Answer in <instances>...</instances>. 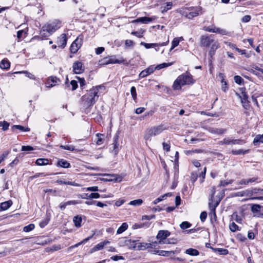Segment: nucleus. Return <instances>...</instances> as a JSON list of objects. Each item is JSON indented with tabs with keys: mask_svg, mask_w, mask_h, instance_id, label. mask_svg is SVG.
<instances>
[{
	"mask_svg": "<svg viewBox=\"0 0 263 263\" xmlns=\"http://www.w3.org/2000/svg\"><path fill=\"white\" fill-rule=\"evenodd\" d=\"M109 243L110 242L108 240H105L103 242L99 243L91 249L90 253H92L96 251L102 250L105 246L109 244Z\"/></svg>",
	"mask_w": 263,
	"mask_h": 263,
	"instance_id": "obj_14",
	"label": "nucleus"
},
{
	"mask_svg": "<svg viewBox=\"0 0 263 263\" xmlns=\"http://www.w3.org/2000/svg\"><path fill=\"white\" fill-rule=\"evenodd\" d=\"M143 203V200L141 199H138L131 201L129 204L134 206H139Z\"/></svg>",
	"mask_w": 263,
	"mask_h": 263,
	"instance_id": "obj_43",
	"label": "nucleus"
},
{
	"mask_svg": "<svg viewBox=\"0 0 263 263\" xmlns=\"http://www.w3.org/2000/svg\"><path fill=\"white\" fill-rule=\"evenodd\" d=\"M12 204L11 200H8L5 202H3L1 203V209L3 211H5L8 209Z\"/></svg>",
	"mask_w": 263,
	"mask_h": 263,
	"instance_id": "obj_22",
	"label": "nucleus"
},
{
	"mask_svg": "<svg viewBox=\"0 0 263 263\" xmlns=\"http://www.w3.org/2000/svg\"><path fill=\"white\" fill-rule=\"evenodd\" d=\"M125 60L122 58L117 59L116 55L105 57L99 61L98 64L104 66L109 64H125Z\"/></svg>",
	"mask_w": 263,
	"mask_h": 263,
	"instance_id": "obj_5",
	"label": "nucleus"
},
{
	"mask_svg": "<svg viewBox=\"0 0 263 263\" xmlns=\"http://www.w3.org/2000/svg\"><path fill=\"white\" fill-rule=\"evenodd\" d=\"M155 17H141L133 21V23H142L143 24H148L155 19Z\"/></svg>",
	"mask_w": 263,
	"mask_h": 263,
	"instance_id": "obj_17",
	"label": "nucleus"
},
{
	"mask_svg": "<svg viewBox=\"0 0 263 263\" xmlns=\"http://www.w3.org/2000/svg\"><path fill=\"white\" fill-rule=\"evenodd\" d=\"M207 217V214L205 212H202L200 214V218L201 221H204Z\"/></svg>",
	"mask_w": 263,
	"mask_h": 263,
	"instance_id": "obj_63",
	"label": "nucleus"
},
{
	"mask_svg": "<svg viewBox=\"0 0 263 263\" xmlns=\"http://www.w3.org/2000/svg\"><path fill=\"white\" fill-rule=\"evenodd\" d=\"M220 201V199H219L218 201L214 202L213 201V198H210L209 202V206L210 210L213 213V215L214 216H216L215 213V209L219 204Z\"/></svg>",
	"mask_w": 263,
	"mask_h": 263,
	"instance_id": "obj_15",
	"label": "nucleus"
},
{
	"mask_svg": "<svg viewBox=\"0 0 263 263\" xmlns=\"http://www.w3.org/2000/svg\"><path fill=\"white\" fill-rule=\"evenodd\" d=\"M237 238L239 241H240L241 242L245 241V240H247V238H246V237L245 236H243L241 234H238L237 236Z\"/></svg>",
	"mask_w": 263,
	"mask_h": 263,
	"instance_id": "obj_64",
	"label": "nucleus"
},
{
	"mask_svg": "<svg viewBox=\"0 0 263 263\" xmlns=\"http://www.w3.org/2000/svg\"><path fill=\"white\" fill-rule=\"evenodd\" d=\"M222 143L225 144H235L238 143L237 140H230L228 138H225L223 139Z\"/></svg>",
	"mask_w": 263,
	"mask_h": 263,
	"instance_id": "obj_42",
	"label": "nucleus"
},
{
	"mask_svg": "<svg viewBox=\"0 0 263 263\" xmlns=\"http://www.w3.org/2000/svg\"><path fill=\"white\" fill-rule=\"evenodd\" d=\"M40 34L43 37H46L51 35V34L47 32V30L44 28V26L42 27Z\"/></svg>",
	"mask_w": 263,
	"mask_h": 263,
	"instance_id": "obj_47",
	"label": "nucleus"
},
{
	"mask_svg": "<svg viewBox=\"0 0 263 263\" xmlns=\"http://www.w3.org/2000/svg\"><path fill=\"white\" fill-rule=\"evenodd\" d=\"M60 146L62 149L68 150L69 151H73L75 149L74 146L73 145H61Z\"/></svg>",
	"mask_w": 263,
	"mask_h": 263,
	"instance_id": "obj_52",
	"label": "nucleus"
},
{
	"mask_svg": "<svg viewBox=\"0 0 263 263\" xmlns=\"http://www.w3.org/2000/svg\"><path fill=\"white\" fill-rule=\"evenodd\" d=\"M82 44V40L78 38L76 39L72 43L70 46V51L73 53H76L79 49L81 47Z\"/></svg>",
	"mask_w": 263,
	"mask_h": 263,
	"instance_id": "obj_12",
	"label": "nucleus"
},
{
	"mask_svg": "<svg viewBox=\"0 0 263 263\" xmlns=\"http://www.w3.org/2000/svg\"><path fill=\"white\" fill-rule=\"evenodd\" d=\"M60 26L61 22L59 20H55L47 23L44 26V28L47 30V32L52 34L60 27Z\"/></svg>",
	"mask_w": 263,
	"mask_h": 263,
	"instance_id": "obj_6",
	"label": "nucleus"
},
{
	"mask_svg": "<svg viewBox=\"0 0 263 263\" xmlns=\"http://www.w3.org/2000/svg\"><path fill=\"white\" fill-rule=\"evenodd\" d=\"M35 228L34 224L32 223H30L28 226H26L24 227L23 231L26 232H29L32 230H33Z\"/></svg>",
	"mask_w": 263,
	"mask_h": 263,
	"instance_id": "obj_46",
	"label": "nucleus"
},
{
	"mask_svg": "<svg viewBox=\"0 0 263 263\" xmlns=\"http://www.w3.org/2000/svg\"><path fill=\"white\" fill-rule=\"evenodd\" d=\"M157 253H158L159 255L162 256H170L171 258H172L173 256L175 254V252L173 251H167L160 250V252H157Z\"/></svg>",
	"mask_w": 263,
	"mask_h": 263,
	"instance_id": "obj_23",
	"label": "nucleus"
},
{
	"mask_svg": "<svg viewBox=\"0 0 263 263\" xmlns=\"http://www.w3.org/2000/svg\"><path fill=\"white\" fill-rule=\"evenodd\" d=\"M73 72L76 74H81L84 71L83 64L80 61H76L72 65Z\"/></svg>",
	"mask_w": 263,
	"mask_h": 263,
	"instance_id": "obj_11",
	"label": "nucleus"
},
{
	"mask_svg": "<svg viewBox=\"0 0 263 263\" xmlns=\"http://www.w3.org/2000/svg\"><path fill=\"white\" fill-rule=\"evenodd\" d=\"M201 8L200 7H196L193 9V10L191 12H190L189 13H187L185 11H182L180 10V13L185 16L186 18L189 19H192L193 17L198 16L199 14V12L201 11Z\"/></svg>",
	"mask_w": 263,
	"mask_h": 263,
	"instance_id": "obj_9",
	"label": "nucleus"
},
{
	"mask_svg": "<svg viewBox=\"0 0 263 263\" xmlns=\"http://www.w3.org/2000/svg\"><path fill=\"white\" fill-rule=\"evenodd\" d=\"M87 191H92L96 192L99 191L98 187L97 186H93L91 187H88L85 189Z\"/></svg>",
	"mask_w": 263,
	"mask_h": 263,
	"instance_id": "obj_58",
	"label": "nucleus"
},
{
	"mask_svg": "<svg viewBox=\"0 0 263 263\" xmlns=\"http://www.w3.org/2000/svg\"><path fill=\"white\" fill-rule=\"evenodd\" d=\"M14 128L18 129L19 130H21L22 131L24 132H29L30 130V129L28 127H24V126L20 125H13L12 127V129H13Z\"/></svg>",
	"mask_w": 263,
	"mask_h": 263,
	"instance_id": "obj_40",
	"label": "nucleus"
},
{
	"mask_svg": "<svg viewBox=\"0 0 263 263\" xmlns=\"http://www.w3.org/2000/svg\"><path fill=\"white\" fill-rule=\"evenodd\" d=\"M191 226V224L187 221H183L180 224L181 229L183 230L189 228Z\"/></svg>",
	"mask_w": 263,
	"mask_h": 263,
	"instance_id": "obj_49",
	"label": "nucleus"
},
{
	"mask_svg": "<svg viewBox=\"0 0 263 263\" xmlns=\"http://www.w3.org/2000/svg\"><path fill=\"white\" fill-rule=\"evenodd\" d=\"M198 175L196 173H192L191 176V180L193 183H194L197 179Z\"/></svg>",
	"mask_w": 263,
	"mask_h": 263,
	"instance_id": "obj_62",
	"label": "nucleus"
},
{
	"mask_svg": "<svg viewBox=\"0 0 263 263\" xmlns=\"http://www.w3.org/2000/svg\"><path fill=\"white\" fill-rule=\"evenodd\" d=\"M155 67L151 66L142 70L139 74V78H144L148 75L152 73L155 70Z\"/></svg>",
	"mask_w": 263,
	"mask_h": 263,
	"instance_id": "obj_16",
	"label": "nucleus"
},
{
	"mask_svg": "<svg viewBox=\"0 0 263 263\" xmlns=\"http://www.w3.org/2000/svg\"><path fill=\"white\" fill-rule=\"evenodd\" d=\"M194 82L192 76L186 72L178 77L173 84V87L175 90H179L181 89L182 86L193 84Z\"/></svg>",
	"mask_w": 263,
	"mask_h": 263,
	"instance_id": "obj_3",
	"label": "nucleus"
},
{
	"mask_svg": "<svg viewBox=\"0 0 263 263\" xmlns=\"http://www.w3.org/2000/svg\"><path fill=\"white\" fill-rule=\"evenodd\" d=\"M167 128L164 124L153 126L146 129L143 137L146 144H147L148 142L151 141L152 137L160 135Z\"/></svg>",
	"mask_w": 263,
	"mask_h": 263,
	"instance_id": "obj_2",
	"label": "nucleus"
},
{
	"mask_svg": "<svg viewBox=\"0 0 263 263\" xmlns=\"http://www.w3.org/2000/svg\"><path fill=\"white\" fill-rule=\"evenodd\" d=\"M70 84L72 86V90H76L78 87V83L75 80H72L70 82Z\"/></svg>",
	"mask_w": 263,
	"mask_h": 263,
	"instance_id": "obj_61",
	"label": "nucleus"
},
{
	"mask_svg": "<svg viewBox=\"0 0 263 263\" xmlns=\"http://www.w3.org/2000/svg\"><path fill=\"white\" fill-rule=\"evenodd\" d=\"M100 197V195L98 193H92L88 196V197H82L83 199H98Z\"/></svg>",
	"mask_w": 263,
	"mask_h": 263,
	"instance_id": "obj_44",
	"label": "nucleus"
},
{
	"mask_svg": "<svg viewBox=\"0 0 263 263\" xmlns=\"http://www.w3.org/2000/svg\"><path fill=\"white\" fill-rule=\"evenodd\" d=\"M10 63L7 60H3L0 62V68L4 69H7L10 67Z\"/></svg>",
	"mask_w": 263,
	"mask_h": 263,
	"instance_id": "obj_29",
	"label": "nucleus"
},
{
	"mask_svg": "<svg viewBox=\"0 0 263 263\" xmlns=\"http://www.w3.org/2000/svg\"><path fill=\"white\" fill-rule=\"evenodd\" d=\"M128 227V224L126 222L123 223L122 225L118 229L117 234H122L123 232H124L127 229Z\"/></svg>",
	"mask_w": 263,
	"mask_h": 263,
	"instance_id": "obj_26",
	"label": "nucleus"
},
{
	"mask_svg": "<svg viewBox=\"0 0 263 263\" xmlns=\"http://www.w3.org/2000/svg\"><path fill=\"white\" fill-rule=\"evenodd\" d=\"M185 253L192 256H197L199 255V251L195 249L190 248L185 251Z\"/></svg>",
	"mask_w": 263,
	"mask_h": 263,
	"instance_id": "obj_32",
	"label": "nucleus"
},
{
	"mask_svg": "<svg viewBox=\"0 0 263 263\" xmlns=\"http://www.w3.org/2000/svg\"><path fill=\"white\" fill-rule=\"evenodd\" d=\"M17 73H24L25 74V76L29 78L30 79L34 80L35 79V77L33 74L32 73L29 72L27 71H18L16 72Z\"/></svg>",
	"mask_w": 263,
	"mask_h": 263,
	"instance_id": "obj_41",
	"label": "nucleus"
},
{
	"mask_svg": "<svg viewBox=\"0 0 263 263\" xmlns=\"http://www.w3.org/2000/svg\"><path fill=\"white\" fill-rule=\"evenodd\" d=\"M234 81L238 84H241L243 82V79L239 76H236L234 78Z\"/></svg>",
	"mask_w": 263,
	"mask_h": 263,
	"instance_id": "obj_51",
	"label": "nucleus"
},
{
	"mask_svg": "<svg viewBox=\"0 0 263 263\" xmlns=\"http://www.w3.org/2000/svg\"><path fill=\"white\" fill-rule=\"evenodd\" d=\"M58 81L59 79L56 77H50L47 82V87L50 88L54 86Z\"/></svg>",
	"mask_w": 263,
	"mask_h": 263,
	"instance_id": "obj_21",
	"label": "nucleus"
},
{
	"mask_svg": "<svg viewBox=\"0 0 263 263\" xmlns=\"http://www.w3.org/2000/svg\"><path fill=\"white\" fill-rule=\"evenodd\" d=\"M258 179V178L257 177H253L251 178L246 179L248 185L257 181Z\"/></svg>",
	"mask_w": 263,
	"mask_h": 263,
	"instance_id": "obj_56",
	"label": "nucleus"
},
{
	"mask_svg": "<svg viewBox=\"0 0 263 263\" xmlns=\"http://www.w3.org/2000/svg\"><path fill=\"white\" fill-rule=\"evenodd\" d=\"M118 138H116L114 139V143H113L112 152L114 155H117L119 151V144L118 142Z\"/></svg>",
	"mask_w": 263,
	"mask_h": 263,
	"instance_id": "obj_25",
	"label": "nucleus"
},
{
	"mask_svg": "<svg viewBox=\"0 0 263 263\" xmlns=\"http://www.w3.org/2000/svg\"><path fill=\"white\" fill-rule=\"evenodd\" d=\"M181 40H183L182 37L174 38L172 42V47L170 50H173L174 48L177 47L179 45Z\"/></svg>",
	"mask_w": 263,
	"mask_h": 263,
	"instance_id": "obj_27",
	"label": "nucleus"
},
{
	"mask_svg": "<svg viewBox=\"0 0 263 263\" xmlns=\"http://www.w3.org/2000/svg\"><path fill=\"white\" fill-rule=\"evenodd\" d=\"M247 152H248V151H243L242 149L233 150L232 151V153L234 155H240V154H245Z\"/></svg>",
	"mask_w": 263,
	"mask_h": 263,
	"instance_id": "obj_55",
	"label": "nucleus"
},
{
	"mask_svg": "<svg viewBox=\"0 0 263 263\" xmlns=\"http://www.w3.org/2000/svg\"><path fill=\"white\" fill-rule=\"evenodd\" d=\"M213 250H214L215 252H218L220 254L222 255H226L228 253V250L225 249H222V248H215L213 249L212 248Z\"/></svg>",
	"mask_w": 263,
	"mask_h": 263,
	"instance_id": "obj_45",
	"label": "nucleus"
},
{
	"mask_svg": "<svg viewBox=\"0 0 263 263\" xmlns=\"http://www.w3.org/2000/svg\"><path fill=\"white\" fill-rule=\"evenodd\" d=\"M126 245L129 249L144 250L152 248V244L147 242H139L137 240L128 239L125 241Z\"/></svg>",
	"mask_w": 263,
	"mask_h": 263,
	"instance_id": "obj_4",
	"label": "nucleus"
},
{
	"mask_svg": "<svg viewBox=\"0 0 263 263\" xmlns=\"http://www.w3.org/2000/svg\"><path fill=\"white\" fill-rule=\"evenodd\" d=\"M130 93L132 96V98L134 100L137 99V93L135 87L132 86L130 88Z\"/></svg>",
	"mask_w": 263,
	"mask_h": 263,
	"instance_id": "obj_53",
	"label": "nucleus"
},
{
	"mask_svg": "<svg viewBox=\"0 0 263 263\" xmlns=\"http://www.w3.org/2000/svg\"><path fill=\"white\" fill-rule=\"evenodd\" d=\"M261 143H263V134L256 136L253 140V143L255 145H258Z\"/></svg>",
	"mask_w": 263,
	"mask_h": 263,
	"instance_id": "obj_28",
	"label": "nucleus"
},
{
	"mask_svg": "<svg viewBox=\"0 0 263 263\" xmlns=\"http://www.w3.org/2000/svg\"><path fill=\"white\" fill-rule=\"evenodd\" d=\"M218 77H219V79L221 80V83H224V85H227V83L225 81V79H224L225 76H224V74H223L222 73H220L219 74V75H218Z\"/></svg>",
	"mask_w": 263,
	"mask_h": 263,
	"instance_id": "obj_57",
	"label": "nucleus"
},
{
	"mask_svg": "<svg viewBox=\"0 0 263 263\" xmlns=\"http://www.w3.org/2000/svg\"><path fill=\"white\" fill-rule=\"evenodd\" d=\"M231 221H236L238 223H241L242 218L241 216H239L237 212H234L231 216Z\"/></svg>",
	"mask_w": 263,
	"mask_h": 263,
	"instance_id": "obj_20",
	"label": "nucleus"
},
{
	"mask_svg": "<svg viewBox=\"0 0 263 263\" xmlns=\"http://www.w3.org/2000/svg\"><path fill=\"white\" fill-rule=\"evenodd\" d=\"M168 43V40L166 42H163L161 44H157V43H145L144 42H141V45H143L146 49H149L152 47H158L159 46H166Z\"/></svg>",
	"mask_w": 263,
	"mask_h": 263,
	"instance_id": "obj_19",
	"label": "nucleus"
},
{
	"mask_svg": "<svg viewBox=\"0 0 263 263\" xmlns=\"http://www.w3.org/2000/svg\"><path fill=\"white\" fill-rule=\"evenodd\" d=\"M104 89V86L99 85L91 88L89 92L82 97V101L86 106H90L95 104L99 97L98 93L100 89Z\"/></svg>",
	"mask_w": 263,
	"mask_h": 263,
	"instance_id": "obj_1",
	"label": "nucleus"
},
{
	"mask_svg": "<svg viewBox=\"0 0 263 263\" xmlns=\"http://www.w3.org/2000/svg\"><path fill=\"white\" fill-rule=\"evenodd\" d=\"M35 163L37 165H45L49 163V160L45 158H39L36 160Z\"/></svg>",
	"mask_w": 263,
	"mask_h": 263,
	"instance_id": "obj_30",
	"label": "nucleus"
},
{
	"mask_svg": "<svg viewBox=\"0 0 263 263\" xmlns=\"http://www.w3.org/2000/svg\"><path fill=\"white\" fill-rule=\"evenodd\" d=\"M229 229L232 232H235L237 231H240L241 228H239L234 221H230Z\"/></svg>",
	"mask_w": 263,
	"mask_h": 263,
	"instance_id": "obj_24",
	"label": "nucleus"
},
{
	"mask_svg": "<svg viewBox=\"0 0 263 263\" xmlns=\"http://www.w3.org/2000/svg\"><path fill=\"white\" fill-rule=\"evenodd\" d=\"M171 233L167 230H160L157 235V239L158 240L159 244H165V239L168 237Z\"/></svg>",
	"mask_w": 263,
	"mask_h": 263,
	"instance_id": "obj_7",
	"label": "nucleus"
},
{
	"mask_svg": "<svg viewBox=\"0 0 263 263\" xmlns=\"http://www.w3.org/2000/svg\"><path fill=\"white\" fill-rule=\"evenodd\" d=\"M104 136V135L100 134V133H98L96 135V137H97L96 144L98 145H100L103 143V140H103Z\"/></svg>",
	"mask_w": 263,
	"mask_h": 263,
	"instance_id": "obj_35",
	"label": "nucleus"
},
{
	"mask_svg": "<svg viewBox=\"0 0 263 263\" xmlns=\"http://www.w3.org/2000/svg\"><path fill=\"white\" fill-rule=\"evenodd\" d=\"M233 182L232 180H222L221 181L219 184L220 186H225L228 184H231Z\"/></svg>",
	"mask_w": 263,
	"mask_h": 263,
	"instance_id": "obj_54",
	"label": "nucleus"
},
{
	"mask_svg": "<svg viewBox=\"0 0 263 263\" xmlns=\"http://www.w3.org/2000/svg\"><path fill=\"white\" fill-rule=\"evenodd\" d=\"M104 176H106V178L103 179V180L107 181H117V178L116 176L114 175L110 174H103Z\"/></svg>",
	"mask_w": 263,
	"mask_h": 263,
	"instance_id": "obj_38",
	"label": "nucleus"
},
{
	"mask_svg": "<svg viewBox=\"0 0 263 263\" xmlns=\"http://www.w3.org/2000/svg\"><path fill=\"white\" fill-rule=\"evenodd\" d=\"M67 43L66 35L65 33L61 34L57 39V44L59 47L64 48Z\"/></svg>",
	"mask_w": 263,
	"mask_h": 263,
	"instance_id": "obj_13",
	"label": "nucleus"
},
{
	"mask_svg": "<svg viewBox=\"0 0 263 263\" xmlns=\"http://www.w3.org/2000/svg\"><path fill=\"white\" fill-rule=\"evenodd\" d=\"M149 226V223H135L133 226L132 228L133 229H137L142 228H144V227L148 228Z\"/></svg>",
	"mask_w": 263,
	"mask_h": 263,
	"instance_id": "obj_36",
	"label": "nucleus"
},
{
	"mask_svg": "<svg viewBox=\"0 0 263 263\" xmlns=\"http://www.w3.org/2000/svg\"><path fill=\"white\" fill-rule=\"evenodd\" d=\"M209 130L211 133L216 134H218V135L222 134L226 131L225 129H222V128H210Z\"/></svg>",
	"mask_w": 263,
	"mask_h": 263,
	"instance_id": "obj_34",
	"label": "nucleus"
},
{
	"mask_svg": "<svg viewBox=\"0 0 263 263\" xmlns=\"http://www.w3.org/2000/svg\"><path fill=\"white\" fill-rule=\"evenodd\" d=\"M211 45L212 46L209 51V54L212 57L214 55L216 50L220 47V45L217 41L214 40Z\"/></svg>",
	"mask_w": 263,
	"mask_h": 263,
	"instance_id": "obj_18",
	"label": "nucleus"
},
{
	"mask_svg": "<svg viewBox=\"0 0 263 263\" xmlns=\"http://www.w3.org/2000/svg\"><path fill=\"white\" fill-rule=\"evenodd\" d=\"M58 165L64 168H68L70 166V163L66 160L61 159L58 161Z\"/></svg>",
	"mask_w": 263,
	"mask_h": 263,
	"instance_id": "obj_33",
	"label": "nucleus"
},
{
	"mask_svg": "<svg viewBox=\"0 0 263 263\" xmlns=\"http://www.w3.org/2000/svg\"><path fill=\"white\" fill-rule=\"evenodd\" d=\"M203 29L206 31L219 33L222 35L228 34V32L226 30H224L223 29L220 28L216 27L214 26V27H212V26L205 27Z\"/></svg>",
	"mask_w": 263,
	"mask_h": 263,
	"instance_id": "obj_8",
	"label": "nucleus"
},
{
	"mask_svg": "<svg viewBox=\"0 0 263 263\" xmlns=\"http://www.w3.org/2000/svg\"><path fill=\"white\" fill-rule=\"evenodd\" d=\"M9 123L5 121L0 122V127H2L3 130H6L8 129Z\"/></svg>",
	"mask_w": 263,
	"mask_h": 263,
	"instance_id": "obj_48",
	"label": "nucleus"
},
{
	"mask_svg": "<svg viewBox=\"0 0 263 263\" xmlns=\"http://www.w3.org/2000/svg\"><path fill=\"white\" fill-rule=\"evenodd\" d=\"M172 5L173 4L172 2L167 3L165 6L161 7L162 12H166L168 10H170L172 8Z\"/></svg>",
	"mask_w": 263,
	"mask_h": 263,
	"instance_id": "obj_39",
	"label": "nucleus"
},
{
	"mask_svg": "<svg viewBox=\"0 0 263 263\" xmlns=\"http://www.w3.org/2000/svg\"><path fill=\"white\" fill-rule=\"evenodd\" d=\"M261 206L259 204H253L251 207V211L252 212H258L260 211Z\"/></svg>",
	"mask_w": 263,
	"mask_h": 263,
	"instance_id": "obj_50",
	"label": "nucleus"
},
{
	"mask_svg": "<svg viewBox=\"0 0 263 263\" xmlns=\"http://www.w3.org/2000/svg\"><path fill=\"white\" fill-rule=\"evenodd\" d=\"M251 18V17L249 15H246L241 18V21L243 23L249 22Z\"/></svg>",
	"mask_w": 263,
	"mask_h": 263,
	"instance_id": "obj_60",
	"label": "nucleus"
},
{
	"mask_svg": "<svg viewBox=\"0 0 263 263\" xmlns=\"http://www.w3.org/2000/svg\"><path fill=\"white\" fill-rule=\"evenodd\" d=\"M214 39L211 35H202L200 37V45L202 47H209L213 42Z\"/></svg>",
	"mask_w": 263,
	"mask_h": 263,
	"instance_id": "obj_10",
	"label": "nucleus"
},
{
	"mask_svg": "<svg viewBox=\"0 0 263 263\" xmlns=\"http://www.w3.org/2000/svg\"><path fill=\"white\" fill-rule=\"evenodd\" d=\"M173 62L163 63L158 65L156 67H155V69L160 70L162 68H165L168 66H171L172 65H173Z\"/></svg>",
	"mask_w": 263,
	"mask_h": 263,
	"instance_id": "obj_37",
	"label": "nucleus"
},
{
	"mask_svg": "<svg viewBox=\"0 0 263 263\" xmlns=\"http://www.w3.org/2000/svg\"><path fill=\"white\" fill-rule=\"evenodd\" d=\"M73 221L76 227H80L81 226L82 218L78 215L74 216L73 219Z\"/></svg>",
	"mask_w": 263,
	"mask_h": 263,
	"instance_id": "obj_31",
	"label": "nucleus"
},
{
	"mask_svg": "<svg viewBox=\"0 0 263 263\" xmlns=\"http://www.w3.org/2000/svg\"><path fill=\"white\" fill-rule=\"evenodd\" d=\"M166 243L165 244H175L177 243V239L176 238H170L165 240Z\"/></svg>",
	"mask_w": 263,
	"mask_h": 263,
	"instance_id": "obj_59",
	"label": "nucleus"
}]
</instances>
